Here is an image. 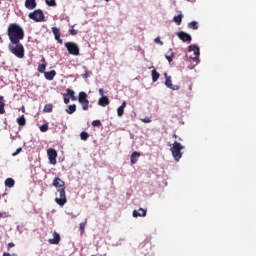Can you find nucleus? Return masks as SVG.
Instances as JSON below:
<instances>
[{"mask_svg": "<svg viewBox=\"0 0 256 256\" xmlns=\"http://www.w3.org/2000/svg\"><path fill=\"white\" fill-rule=\"evenodd\" d=\"M188 51L189 53H193L192 55H190V59H192V61H195V65H199V56L201 55V51L200 49L198 48L197 45L195 44H192L190 46H188Z\"/></svg>", "mask_w": 256, "mask_h": 256, "instance_id": "20e7f679", "label": "nucleus"}, {"mask_svg": "<svg viewBox=\"0 0 256 256\" xmlns=\"http://www.w3.org/2000/svg\"><path fill=\"white\" fill-rule=\"evenodd\" d=\"M3 256H13V255H11V254H9V253H7V252H4V253H3Z\"/></svg>", "mask_w": 256, "mask_h": 256, "instance_id": "a18cd8bd", "label": "nucleus"}, {"mask_svg": "<svg viewBox=\"0 0 256 256\" xmlns=\"http://www.w3.org/2000/svg\"><path fill=\"white\" fill-rule=\"evenodd\" d=\"M78 102L82 105L83 111H89V99H87V93L79 92Z\"/></svg>", "mask_w": 256, "mask_h": 256, "instance_id": "423d86ee", "label": "nucleus"}, {"mask_svg": "<svg viewBox=\"0 0 256 256\" xmlns=\"http://www.w3.org/2000/svg\"><path fill=\"white\" fill-rule=\"evenodd\" d=\"M80 139H81L82 141H87V140L89 139V133H87V132H81V133H80Z\"/></svg>", "mask_w": 256, "mask_h": 256, "instance_id": "473e14b6", "label": "nucleus"}, {"mask_svg": "<svg viewBox=\"0 0 256 256\" xmlns=\"http://www.w3.org/2000/svg\"><path fill=\"white\" fill-rule=\"evenodd\" d=\"M10 137H11L12 141H14V140H15V136L10 135Z\"/></svg>", "mask_w": 256, "mask_h": 256, "instance_id": "49530a36", "label": "nucleus"}, {"mask_svg": "<svg viewBox=\"0 0 256 256\" xmlns=\"http://www.w3.org/2000/svg\"><path fill=\"white\" fill-rule=\"evenodd\" d=\"M59 197L55 198V202L57 205H60V207L65 206V203H67V195L65 194V188L58 189Z\"/></svg>", "mask_w": 256, "mask_h": 256, "instance_id": "0eeeda50", "label": "nucleus"}, {"mask_svg": "<svg viewBox=\"0 0 256 256\" xmlns=\"http://www.w3.org/2000/svg\"><path fill=\"white\" fill-rule=\"evenodd\" d=\"M107 3H109V0H105Z\"/></svg>", "mask_w": 256, "mask_h": 256, "instance_id": "09e8293b", "label": "nucleus"}, {"mask_svg": "<svg viewBox=\"0 0 256 256\" xmlns=\"http://www.w3.org/2000/svg\"><path fill=\"white\" fill-rule=\"evenodd\" d=\"M150 69L152 70V81L153 83H157V81L159 80V77H161V75L159 74V72H157V70L155 69L154 66H151Z\"/></svg>", "mask_w": 256, "mask_h": 256, "instance_id": "412c9836", "label": "nucleus"}, {"mask_svg": "<svg viewBox=\"0 0 256 256\" xmlns=\"http://www.w3.org/2000/svg\"><path fill=\"white\" fill-rule=\"evenodd\" d=\"M165 77V86L168 89H172V91H179L180 87L179 85H173V80H171V76L167 75V73H164Z\"/></svg>", "mask_w": 256, "mask_h": 256, "instance_id": "9d476101", "label": "nucleus"}, {"mask_svg": "<svg viewBox=\"0 0 256 256\" xmlns=\"http://www.w3.org/2000/svg\"><path fill=\"white\" fill-rule=\"evenodd\" d=\"M17 123L18 125H20L21 127H23L25 125V116L22 115L17 119Z\"/></svg>", "mask_w": 256, "mask_h": 256, "instance_id": "2f4dec72", "label": "nucleus"}, {"mask_svg": "<svg viewBox=\"0 0 256 256\" xmlns=\"http://www.w3.org/2000/svg\"><path fill=\"white\" fill-rule=\"evenodd\" d=\"M43 111L44 113H51V111H53V104H46Z\"/></svg>", "mask_w": 256, "mask_h": 256, "instance_id": "c85d7f7f", "label": "nucleus"}, {"mask_svg": "<svg viewBox=\"0 0 256 256\" xmlns=\"http://www.w3.org/2000/svg\"><path fill=\"white\" fill-rule=\"evenodd\" d=\"M52 33L55 37V40L60 43V45H63V40L61 39V30L57 27H52Z\"/></svg>", "mask_w": 256, "mask_h": 256, "instance_id": "f8f14e48", "label": "nucleus"}, {"mask_svg": "<svg viewBox=\"0 0 256 256\" xmlns=\"http://www.w3.org/2000/svg\"><path fill=\"white\" fill-rule=\"evenodd\" d=\"M3 100V96H0V101Z\"/></svg>", "mask_w": 256, "mask_h": 256, "instance_id": "de8ad7c7", "label": "nucleus"}, {"mask_svg": "<svg viewBox=\"0 0 256 256\" xmlns=\"http://www.w3.org/2000/svg\"><path fill=\"white\" fill-rule=\"evenodd\" d=\"M53 186L56 187V189H65V182L57 177L53 180Z\"/></svg>", "mask_w": 256, "mask_h": 256, "instance_id": "4468645a", "label": "nucleus"}, {"mask_svg": "<svg viewBox=\"0 0 256 256\" xmlns=\"http://www.w3.org/2000/svg\"><path fill=\"white\" fill-rule=\"evenodd\" d=\"M75 111H77V105L75 104L69 105L68 108L66 109V113H68V115H73Z\"/></svg>", "mask_w": 256, "mask_h": 256, "instance_id": "a878e982", "label": "nucleus"}, {"mask_svg": "<svg viewBox=\"0 0 256 256\" xmlns=\"http://www.w3.org/2000/svg\"><path fill=\"white\" fill-rule=\"evenodd\" d=\"M125 107H127V102L123 101L122 104L117 108L118 117H123V113H125Z\"/></svg>", "mask_w": 256, "mask_h": 256, "instance_id": "6ab92c4d", "label": "nucleus"}, {"mask_svg": "<svg viewBox=\"0 0 256 256\" xmlns=\"http://www.w3.org/2000/svg\"><path fill=\"white\" fill-rule=\"evenodd\" d=\"M0 217H1V213H0Z\"/></svg>", "mask_w": 256, "mask_h": 256, "instance_id": "8fccbe9b", "label": "nucleus"}, {"mask_svg": "<svg viewBox=\"0 0 256 256\" xmlns=\"http://www.w3.org/2000/svg\"><path fill=\"white\" fill-rule=\"evenodd\" d=\"M5 113V103L0 101V115Z\"/></svg>", "mask_w": 256, "mask_h": 256, "instance_id": "c9c22d12", "label": "nucleus"}, {"mask_svg": "<svg viewBox=\"0 0 256 256\" xmlns=\"http://www.w3.org/2000/svg\"><path fill=\"white\" fill-rule=\"evenodd\" d=\"M28 17L36 23H43V21H45V14H43L42 10H35L33 12H30Z\"/></svg>", "mask_w": 256, "mask_h": 256, "instance_id": "39448f33", "label": "nucleus"}, {"mask_svg": "<svg viewBox=\"0 0 256 256\" xmlns=\"http://www.w3.org/2000/svg\"><path fill=\"white\" fill-rule=\"evenodd\" d=\"M61 241V236L59 235V233L54 232L53 233V238H50L48 240V242L50 243V245H59Z\"/></svg>", "mask_w": 256, "mask_h": 256, "instance_id": "ddd939ff", "label": "nucleus"}, {"mask_svg": "<svg viewBox=\"0 0 256 256\" xmlns=\"http://www.w3.org/2000/svg\"><path fill=\"white\" fill-rule=\"evenodd\" d=\"M82 69L84 70V74L82 75L83 79H89V70L87 66H83Z\"/></svg>", "mask_w": 256, "mask_h": 256, "instance_id": "72a5a7b5", "label": "nucleus"}, {"mask_svg": "<svg viewBox=\"0 0 256 256\" xmlns=\"http://www.w3.org/2000/svg\"><path fill=\"white\" fill-rule=\"evenodd\" d=\"M79 227H80L81 235H83V233H85V227H87V219H85L84 222H81L79 224Z\"/></svg>", "mask_w": 256, "mask_h": 256, "instance_id": "c756f323", "label": "nucleus"}, {"mask_svg": "<svg viewBox=\"0 0 256 256\" xmlns=\"http://www.w3.org/2000/svg\"><path fill=\"white\" fill-rule=\"evenodd\" d=\"M99 95H101V97H105V91L103 90V88L99 89Z\"/></svg>", "mask_w": 256, "mask_h": 256, "instance_id": "79ce46f5", "label": "nucleus"}, {"mask_svg": "<svg viewBox=\"0 0 256 256\" xmlns=\"http://www.w3.org/2000/svg\"><path fill=\"white\" fill-rule=\"evenodd\" d=\"M132 215H133V217H146L147 210H145L143 208H139L138 210H134Z\"/></svg>", "mask_w": 256, "mask_h": 256, "instance_id": "dca6fc26", "label": "nucleus"}, {"mask_svg": "<svg viewBox=\"0 0 256 256\" xmlns=\"http://www.w3.org/2000/svg\"><path fill=\"white\" fill-rule=\"evenodd\" d=\"M8 37L10 43H19L25 37V32L19 24H10L8 27Z\"/></svg>", "mask_w": 256, "mask_h": 256, "instance_id": "f257e3e1", "label": "nucleus"}, {"mask_svg": "<svg viewBox=\"0 0 256 256\" xmlns=\"http://www.w3.org/2000/svg\"><path fill=\"white\" fill-rule=\"evenodd\" d=\"M45 3L48 7H57V2H55V0H45Z\"/></svg>", "mask_w": 256, "mask_h": 256, "instance_id": "7c9ffc66", "label": "nucleus"}, {"mask_svg": "<svg viewBox=\"0 0 256 256\" xmlns=\"http://www.w3.org/2000/svg\"><path fill=\"white\" fill-rule=\"evenodd\" d=\"M42 64L38 65V72L39 73H45V69H47V62L45 61V58H42Z\"/></svg>", "mask_w": 256, "mask_h": 256, "instance_id": "4be33fe9", "label": "nucleus"}, {"mask_svg": "<svg viewBox=\"0 0 256 256\" xmlns=\"http://www.w3.org/2000/svg\"><path fill=\"white\" fill-rule=\"evenodd\" d=\"M93 127H101V120H94L92 122Z\"/></svg>", "mask_w": 256, "mask_h": 256, "instance_id": "e433bc0d", "label": "nucleus"}, {"mask_svg": "<svg viewBox=\"0 0 256 256\" xmlns=\"http://www.w3.org/2000/svg\"><path fill=\"white\" fill-rule=\"evenodd\" d=\"M139 157H141V153L135 151L131 154L130 156V163L132 165H135V163H137V161H139Z\"/></svg>", "mask_w": 256, "mask_h": 256, "instance_id": "f3484780", "label": "nucleus"}, {"mask_svg": "<svg viewBox=\"0 0 256 256\" xmlns=\"http://www.w3.org/2000/svg\"><path fill=\"white\" fill-rule=\"evenodd\" d=\"M154 43L163 46V41H161V38H160V37H156V38L154 39Z\"/></svg>", "mask_w": 256, "mask_h": 256, "instance_id": "ea45409f", "label": "nucleus"}, {"mask_svg": "<svg viewBox=\"0 0 256 256\" xmlns=\"http://www.w3.org/2000/svg\"><path fill=\"white\" fill-rule=\"evenodd\" d=\"M109 103H110V101L107 96H103V97L99 98V100H98V105H100V107H107V105H109Z\"/></svg>", "mask_w": 256, "mask_h": 256, "instance_id": "aec40b11", "label": "nucleus"}, {"mask_svg": "<svg viewBox=\"0 0 256 256\" xmlns=\"http://www.w3.org/2000/svg\"><path fill=\"white\" fill-rule=\"evenodd\" d=\"M75 26H71V29L69 30L70 35H77V30L74 29Z\"/></svg>", "mask_w": 256, "mask_h": 256, "instance_id": "a19ab883", "label": "nucleus"}, {"mask_svg": "<svg viewBox=\"0 0 256 256\" xmlns=\"http://www.w3.org/2000/svg\"><path fill=\"white\" fill-rule=\"evenodd\" d=\"M55 75H57V72L55 70L44 72V77L45 79H47V81H53V79H55Z\"/></svg>", "mask_w": 256, "mask_h": 256, "instance_id": "a211bd4d", "label": "nucleus"}, {"mask_svg": "<svg viewBox=\"0 0 256 256\" xmlns=\"http://www.w3.org/2000/svg\"><path fill=\"white\" fill-rule=\"evenodd\" d=\"M25 7L29 11H33V9L37 8V1H35V0H25Z\"/></svg>", "mask_w": 256, "mask_h": 256, "instance_id": "2eb2a0df", "label": "nucleus"}, {"mask_svg": "<svg viewBox=\"0 0 256 256\" xmlns=\"http://www.w3.org/2000/svg\"><path fill=\"white\" fill-rule=\"evenodd\" d=\"M40 131H41L42 133H47V131H49V125H47V124L41 125V126H40Z\"/></svg>", "mask_w": 256, "mask_h": 256, "instance_id": "f704fd0d", "label": "nucleus"}, {"mask_svg": "<svg viewBox=\"0 0 256 256\" xmlns=\"http://www.w3.org/2000/svg\"><path fill=\"white\" fill-rule=\"evenodd\" d=\"M50 165H57V150L50 148L47 150Z\"/></svg>", "mask_w": 256, "mask_h": 256, "instance_id": "1a4fd4ad", "label": "nucleus"}, {"mask_svg": "<svg viewBox=\"0 0 256 256\" xmlns=\"http://www.w3.org/2000/svg\"><path fill=\"white\" fill-rule=\"evenodd\" d=\"M65 47L70 55H79V46L73 42H66Z\"/></svg>", "mask_w": 256, "mask_h": 256, "instance_id": "6e6552de", "label": "nucleus"}, {"mask_svg": "<svg viewBox=\"0 0 256 256\" xmlns=\"http://www.w3.org/2000/svg\"><path fill=\"white\" fill-rule=\"evenodd\" d=\"M173 21L176 23V25H181L183 21V13L180 12L179 15L174 16Z\"/></svg>", "mask_w": 256, "mask_h": 256, "instance_id": "5701e85b", "label": "nucleus"}, {"mask_svg": "<svg viewBox=\"0 0 256 256\" xmlns=\"http://www.w3.org/2000/svg\"><path fill=\"white\" fill-rule=\"evenodd\" d=\"M177 37L184 43H191V35L187 34V32L180 31L177 33Z\"/></svg>", "mask_w": 256, "mask_h": 256, "instance_id": "9b49d317", "label": "nucleus"}, {"mask_svg": "<svg viewBox=\"0 0 256 256\" xmlns=\"http://www.w3.org/2000/svg\"><path fill=\"white\" fill-rule=\"evenodd\" d=\"M66 92H67V95L69 96V97H71V99H72V101H77V98L75 97V91H73V90H71V89H67L66 90Z\"/></svg>", "mask_w": 256, "mask_h": 256, "instance_id": "cd10ccee", "label": "nucleus"}, {"mask_svg": "<svg viewBox=\"0 0 256 256\" xmlns=\"http://www.w3.org/2000/svg\"><path fill=\"white\" fill-rule=\"evenodd\" d=\"M22 151H23L22 147L18 148L14 153H12V157H17V155H19V153H21Z\"/></svg>", "mask_w": 256, "mask_h": 256, "instance_id": "58836bf2", "label": "nucleus"}, {"mask_svg": "<svg viewBox=\"0 0 256 256\" xmlns=\"http://www.w3.org/2000/svg\"><path fill=\"white\" fill-rule=\"evenodd\" d=\"M5 187H8L9 189L15 187V180L13 178H7L5 180Z\"/></svg>", "mask_w": 256, "mask_h": 256, "instance_id": "b1692460", "label": "nucleus"}, {"mask_svg": "<svg viewBox=\"0 0 256 256\" xmlns=\"http://www.w3.org/2000/svg\"><path fill=\"white\" fill-rule=\"evenodd\" d=\"M140 121L142 123H151V117H145V118H141Z\"/></svg>", "mask_w": 256, "mask_h": 256, "instance_id": "4c0bfd02", "label": "nucleus"}, {"mask_svg": "<svg viewBox=\"0 0 256 256\" xmlns=\"http://www.w3.org/2000/svg\"><path fill=\"white\" fill-rule=\"evenodd\" d=\"M188 29H193V31H197L199 29V22L197 21H192L188 23Z\"/></svg>", "mask_w": 256, "mask_h": 256, "instance_id": "393cba45", "label": "nucleus"}, {"mask_svg": "<svg viewBox=\"0 0 256 256\" xmlns=\"http://www.w3.org/2000/svg\"><path fill=\"white\" fill-rule=\"evenodd\" d=\"M8 48L10 53H12V55H15V57H17L18 59H23V57H25V47H23V44H21V42H11L8 45Z\"/></svg>", "mask_w": 256, "mask_h": 256, "instance_id": "f03ea898", "label": "nucleus"}, {"mask_svg": "<svg viewBox=\"0 0 256 256\" xmlns=\"http://www.w3.org/2000/svg\"><path fill=\"white\" fill-rule=\"evenodd\" d=\"M15 247V244L13 242L8 243V249H11Z\"/></svg>", "mask_w": 256, "mask_h": 256, "instance_id": "37998d69", "label": "nucleus"}, {"mask_svg": "<svg viewBox=\"0 0 256 256\" xmlns=\"http://www.w3.org/2000/svg\"><path fill=\"white\" fill-rule=\"evenodd\" d=\"M183 149H185V146L177 141H174L172 144V147L170 148V151L172 153V157L177 161H181V157H183Z\"/></svg>", "mask_w": 256, "mask_h": 256, "instance_id": "7ed1b4c3", "label": "nucleus"}, {"mask_svg": "<svg viewBox=\"0 0 256 256\" xmlns=\"http://www.w3.org/2000/svg\"><path fill=\"white\" fill-rule=\"evenodd\" d=\"M65 105H69V98H64Z\"/></svg>", "mask_w": 256, "mask_h": 256, "instance_id": "c03bdc74", "label": "nucleus"}, {"mask_svg": "<svg viewBox=\"0 0 256 256\" xmlns=\"http://www.w3.org/2000/svg\"><path fill=\"white\" fill-rule=\"evenodd\" d=\"M165 58L167 59V61L169 63H172L173 62V49H169L168 52L166 53L165 55Z\"/></svg>", "mask_w": 256, "mask_h": 256, "instance_id": "bb28decb", "label": "nucleus"}]
</instances>
